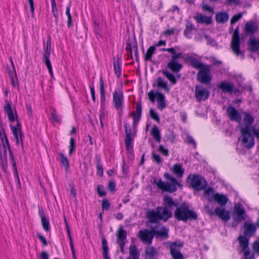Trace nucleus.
I'll list each match as a JSON object with an SVG mask.
<instances>
[{
  "instance_id": "f257e3e1",
  "label": "nucleus",
  "mask_w": 259,
  "mask_h": 259,
  "mask_svg": "<svg viewBox=\"0 0 259 259\" xmlns=\"http://www.w3.org/2000/svg\"><path fill=\"white\" fill-rule=\"evenodd\" d=\"M10 154L12 160V164L15 171L16 176L19 180L18 174L16 169V162L13 160V156L12 154L10 146L8 140L6 137L5 131H0V158L2 163L5 165L7 163V152Z\"/></svg>"
},
{
  "instance_id": "f03ea898",
  "label": "nucleus",
  "mask_w": 259,
  "mask_h": 259,
  "mask_svg": "<svg viewBox=\"0 0 259 259\" xmlns=\"http://www.w3.org/2000/svg\"><path fill=\"white\" fill-rule=\"evenodd\" d=\"M146 218L150 223H156L159 221H167L172 216L170 210L165 207H158L156 210L148 209L146 212Z\"/></svg>"
},
{
  "instance_id": "7ed1b4c3",
  "label": "nucleus",
  "mask_w": 259,
  "mask_h": 259,
  "mask_svg": "<svg viewBox=\"0 0 259 259\" xmlns=\"http://www.w3.org/2000/svg\"><path fill=\"white\" fill-rule=\"evenodd\" d=\"M164 177L167 180L168 182H164L162 181L161 179H156L153 181V183L156 185L159 189L163 191L172 193L177 190V187L178 186H181L177 180L169 174L167 172L165 173Z\"/></svg>"
},
{
  "instance_id": "20e7f679",
  "label": "nucleus",
  "mask_w": 259,
  "mask_h": 259,
  "mask_svg": "<svg viewBox=\"0 0 259 259\" xmlns=\"http://www.w3.org/2000/svg\"><path fill=\"white\" fill-rule=\"evenodd\" d=\"M174 217L178 221L186 222L188 220H195L196 213L189 209L187 204L183 203L177 207L174 212Z\"/></svg>"
},
{
  "instance_id": "39448f33",
  "label": "nucleus",
  "mask_w": 259,
  "mask_h": 259,
  "mask_svg": "<svg viewBox=\"0 0 259 259\" xmlns=\"http://www.w3.org/2000/svg\"><path fill=\"white\" fill-rule=\"evenodd\" d=\"M253 134V131H241V136L239 138L240 146L247 149L252 148L254 145Z\"/></svg>"
},
{
  "instance_id": "423d86ee",
  "label": "nucleus",
  "mask_w": 259,
  "mask_h": 259,
  "mask_svg": "<svg viewBox=\"0 0 259 259\" xmlns=\"http://www.w3.org/2000/svg\"><path fill=\"white\" fill-rule=\"evenodd\" d=\"M4 109L8 116L12 130H20L21 125L18 120L16 111H13L10 103H7L4 107Z\"/></svg>"
},
{
  "instance_id": "0eeeda50",
  "label": "nucleus",
  "mask_w": 259,
  "mask_h": 259,
  "mask_svg": "<svg viewBox=\"0 0 259 259\" xmlns=\"http://www.w3.org/2000/svg\"><path fill=\"white\" fill-rule=\"evenodd\" d=\"M205 211L210 215H215L222 220L227 222L230 219V213L223 207H217L214 210L209 208L208 206H205Z\"/></svg>"
},
{
  "instance_id": "6e6552de",
  "label": "nucleus",
  "mask_w": 259,
  "mask_h": 259,
  "mask_svg": "<svg viewBox=\"0 0 259 259\" xmlns=\"http://www.w3.org/2000/svg\"><path fill=\"white\" fill-rule=\"evenodd\" d=\"M188 181L192 187L197 190L204 189L207 186V183L203 178L199 175H190Z\"/></svg>"
},
{
  "instance_id": "1a4fd4ad",
  "label": "nucleus",
  "mask_w": 259,
  "mask_h": 259,
  "mask_svg": "<svg viewBox=\"0 0 259 259\" xmlns=\"http://www.w3.org/2000/svg\"><path fill=\"white\" fill-rule=\"evenodd\" d=\"M167 245L170 248V253L173 259H185L183 254L180 252L183 243L179 242H168Z\"/></svg>"
},
{
  "instance_id": "9d476101",
  "label": "nucleus",
  "mask_w": 259,
  "mask_h": 259,
  "mask_svg": "<svg viewBox=\"0 0 259 259\" xmlns=\"http://www.w3.org/2000/svg\"><path fill=\"white\" fill-rule=\"evenodd\" d=\"M148 97L149 100L153 102L155 101V99L156 98L157 102V107L159 109L162 110L163 108L166 106V102L165 100L164 96L159 92H155L154 91H151L148 93Z\"/></svg>"
},
{
  "instance_id": "9b49d317",
  "label": "nucleus",
  "mask_w": 259,
  "mask_h": 259,
  "mask_svg": "<svg viewBox=\"0 0 259 259\" xmlns=\"http://www.w3.org/2000/svg\"><path fill=\"white\" fill-rule=\"evenodd\" d=\"M124 104L123 93L121 89L116 90L113 93V105L117 110H122Z\"/></svg>"
},
{
  "instance_id": "f8f14e48",
  "label": "nucleus",
  "mask_w": 259,
  "mask_h": 259,
  "mask_svg": "<svg viewBox=\"0 0 259 259\" xmlns=\"http://www.w3.org/2000/svg\"><path fill=\"white\" fill-rule=\"evenodd\" d=\"M197 79L203 83H208L211 80L210 75V68L208 66H206L199 70L197 73Z\"/></svg>"
},
{
  "instance_id": "ddd939ff",
  "label": "nucleus",
  "mask_w": 259,
  "mask_h": 259,
  "mask_svg": "<svg viewBox=\"0 0 259 259\" xmlns=\"http://www.w3.org/2000/svg\"><path fill=\"white\" fill-rule=\"evenodd\" d=\"M234 220L240 222L246 219L245 211L242 205L240 203H236L234 205Z\"/></svg>"
},
{
  "instance_id": "4468645a",
  "label": "nucleus",
  "mask_w": 259,
  "mask_h": 259,
  "mask_svg": "<svg viewBox=\"0 0 259 259\" xmlns=\"http://www.w3.org/2000/svg\"><path fill=\"white\" fill-rule=\"evenodd\" d=\"M240 38L238 30L236 29L233 32L231 41V48L233 52L237 56L241 55L240 51Z\"/></svg>"
},
{
  "instance_id": "2eb2a0df",
  "label": "nucleus",
  "mask_w": 259,
  "mask_h": 259,
  "mask_svg": "<svg viewBox=\"0 0 259 259\" xmlns=\"http://www.w3.org/2000/svg\"><path fill=\"white\" fill-rule=\"evenodd\" d=\"M195 94L196 100L200 102L206 100L209 97V93L202 86L197 85L195 87Z\"/></svg>"
},
{
  "instance_id": "dca6fc26",
  "label": "nucleus",
  "mask_w": 259,
  "mask_h": 259,
  "mask_svg": "<svg viewBox=\"0 0 259 259\" xmlns=\"http://www.w3.org/2000/svg\"><path fill=\"white\" fill-rule=\"evenodd\" d=\"M153 233L147 229L141 230L139 232V238L146 244H150L153 238Z\"/></svg>"
},
{
  "instance_id": "f3484780",
  "label": "nucleus",
  "mask_w": 259,
  "mask_h": 259,
  "mask_svg": "<svg viewBox=\"0 0 259 259\" xmlns=\"http://www.w3.org/2000/svg\"><path fill=\"white\" fill-rule=\"evenodd\" d=\"M136 136V131H125V144L127 150L132 152L133 149L132 141Z\"/></svg>"
},
{
  "instance_id": "a211bd4d",
  "label": "nucleus",
  "mask_w": 259,
  "mask_h": 259,
  "mask_svg": "<svg viewBox=\"0 0 259 259\" xmlns=\"http://www.w3.org/2000/svg\"><path fill=\"white\" fill-rule=\"evenodd\" d=\"M226 111L227 115L231 120L240 122L241 115L235 108L232 106H229L227 107Z\"/></svg>"
},
{
  "instance_id": "6ab92c4d",
  "label": "nucleus",
  "mask_w": 259,
  "mask_h": 259,
  "mask_svg": "<svg viewBox=\"0 0 259 259\" xmlns=\"http://www.w3.org/2000/svg\"><path fill=\"white\" fill-rule=\"evenodd\" d=\"M117 242L120 246L121 251H122L125 244V240L126 238V231L121 227L119 228L117 232Z\"/></svg>"
},
{
  "instance_id": "aec40b11",
  "label": "nucleus",
  "mask_w": 259,
  "mask_h": 259,
  "mask_svg": "<svg viewBox=\"0 0 259 259\" xmlns=\"http://www.w3.org/2000/svg\"><path fill=\"white\" fill-rule=\"evenodd\" d=\"M242 124L245 126L244 130H249L254 122V117L247 112H243Z\"/></svg>"
},
{
  "instance_id": "412c9836",
  "label": "nucleus",
  "mask_w": 259,
  "mask_h": 259,
  "mask_svg": "<svg viewBox=\"0 0 259 259\" xmlns=\"http://www.w3.org/2000/svg\"><path fill=\"white\" fill-rule=\"evenodd\" d=\"M219 88L223 92L231 94L233 92H236L237 90L235 89L234 84L227 81H223L219 85Z\"/></svg>"
},
{
  "instance_id": "4be33fe9",
  "label": "nucleus",
  "mask_w": 259,
  "mask_h": 259,
  "mask_svg": "<svg viewBox=\"0 0 259 259\" xmlns=\"http://www.w3.org/2000/svg\"><path fill=\"white\" fill-rule=\"evenodd\" d=\"M243 228L245 235L248 237L252 236L256 230L255 225L249 221L244 223Z\"/></svg>"
},
{
  "instance_id": "5701e85b",
  "label": "nucleus",
  "mask_w": 259,
  "mask_h": 259,
  "mask_svg": "<svg viewBox=\"0 0 259 259\" xmlns=\"http://www.w3.org/2000/svg\"><path fill=\"white\" fill-rule=\"evenodd\" d=\"M194 19L198 23L209 24L211 22L210 17L206 16L202 14L198 13L194 16Z\"/></svg>"
},
{
  "instance_id": "b1692460",
  "label": "nucleus",
  "mask_w": 259,
  "mask_h": 259,
  "mask_svg": "<svg viewBox=\"0 0 259 259\" xmlns=\"http://www.w3.org/2000/svg\"><path fill=\"white\" fill-rule=\"evenodd\" d=\"M244 29L247 33L252 34L257 31V26L254 22L250 21L245 24Z\"/></svg>"
},
{
  "instance_id": "393cba45",
  "label": "nucleus",
  "mask_w": 259,
  "mask_h": 259,
  "mask_svg": "<svg viewBox=\"0 0 259 259\" xmlns=\"http://www.w3.org/2000/svg\"><path fill=\"white\" fill-rule=\"evenodd\" d=\"M130 256L127 259H139L140 253L135 245H131L129 248Z\"/></svg>"
},
{
  "instance_id": "a878e982",
  "label": "nucleus",
  "mask_w": 259,
  "mask_h": 259,
  "mask_svg": "<svg viewBox=\"0 0 259 259\" xmlns=\"http://www.w3.org/2000/svg\"><path fill=\"white\" fill-rule=\"evenodd\" d=\"M167 67L172 72H178L181 69L182 65L178 62L170 61L167 63Z\"/></svg>"
},
{
  "instance_id": "bb28decb",
  "label": "nucleus",
  "mask_w": 259,
  "mask_h": 259,
  "mask_svg": "<svg viewBox=\"0 0 259 259\" xmlns=\"http://www.w3.org/2000/svg\"><path fill=\"white\" fill-rule=\"evenodd\" d=\"M216 21L220 23H224L229 19V15L227 12L218 13L215 16Z\"/></svg>"
},
{
  "instance_id": "cd10ccee",
  "label": "nucleus",
  "mask_w": 259,
  "mask_h": 259,
  "mask_svg": "<svg viewBox=\"0 0 259 259\" xmlns=\"http://www.w3.org/2000/svg\"><path fill=\"white\" fill-rule=\"evenodd\" d=\"M155 82L158 88L163 89L167 93L169 92V88L167 85V83L163 78L158 77Z\"/></svg>"
},
{
  "instance_id": "c85d7f7f",
  "label": "nucleus",
  "mask_w": 259,
  "mask_h": 259,
  "mask_svg": "<svg viewBox=\"0 0 259 259\" xmlns=\"http://www.w3.org/2000/svg\"><path fill=\"white\" fill-rule=\"evenodd\" d=\"M100 92L101 95V103L103 106L105 102V91L104 87V82L102 77L100 79Z\"/></svg>"
},
{
  "instance_id": "c756f323",
  "label": "nucleus",
  "mask_w": 259,
  "mask_h": 259,
  "mask_svg": "<svg viewBox=\"0 0 259 259\" xmlns=\"http://www.w3.org/2000/svg\"><path fill=\"white\" fill-rule=\"evenodd\" d=\"M249 48L252 52H256L259 49V40L250 38L249 41Z\"/></svg>"
},
{
  "instance_id": "7c9ffc66",
  "label": "nucleus",
  "mask_w": 259,
  "mask_h": 259,
  "mask_svg": "<svg viewBox=\"0 0 259 259\" xmlns=\"http://www.w3.org/2000/svg\"><path fill=\"white\" fill-rule=\"evenodd\" d=\"M246 235H241L238 237V241L242 250L248 248L249 238Z\"/></svg>"
},
{
  "instance_id": "2f4dec72",
  "label": "nucleus",
  "mask_w": 259,
  "mask_h": 259,
  "mask_svg": "<svg viewBox=\"0 0 259 259\" xmlns=\"http://www.w3.org/2000/svg\"><path fill=\"white\" fill-rule=\"evenodd\" d=\"M50 53L49 52H45L43 55L44 60H45L46 65L49 70V71L52 77L53 76V73L52 70V67L51 64V62L50 61L49 58L50 56Z\"/></svg>"
},
{
  "instance_id": "473e14b6",
  "label": "nucleus",
  "mask_w": 259,
  "mask_h": 259,
  "mask_svg": "<svg viewBox=\"0 0 259 259\" xmlns=\"http://www.w3.org/2000/svg\"><path fill=\"white\" fill-rule=\"evenodd\" d=\"M213 200L217 201L221 205L224 206L227 203L228 199L224 195L216 193Z\"/></svg>"
},
{
  "instance_id": "72a5a7b5",
  "label": "nucleus",
  "mask_w": 259,
  "mask_h": 259,
  "mask_svg": "<svg viewBox=\"0 0 259 259\" xmlns=\"http://www.w3.org/2000/svg\"><path fill=\"white\" fill-rule=\"evenodd\" d=\"M173 172L179 178H181L183 176L184 169L182 168V165L178 163L175 164L172 168Z\"/></svg>"
},
{
  "instance_id": "f704fd0d",
  "label": "nucleus",
  "mask_w": 259,
  "mask_h": 259,
  "mask_svg": "<svg viewBox=\"0 0 259 259\" xmlns=\"http://www.w3.org/2000/svg\"><path fill=\"white\" fill-rule=\"evenodd\" d=\"M164 207L171 208L172 206H176L178 204L177 202L169 196H165L164 198Z\"/></svg>"
},
{
  "instance_id": "c9c22d12",
  "label": "nucleus",
  "mask_w": 259,
  "mask_h": 259,
  "mask_svg": "<svg viewBox=\"0 0 259 259\" xmlns=\"http://www.w3.org/2000/svg\"><path fill=\"white\" fill-rule=\"evenodd\" d=\"M13 132L16 144H19L20 143H21V144L22 145L24 136L22 131H13Z\"/></svg>"
},
{
  "instance_id": "e433bc0d",
  "label": "nucleus",
  "mask_w": 259,
  "mask_h": 259,
  "mask_svg": "<svg viewBox=\"0 0 259 259\" xmlns=\"http://www.w3.org/2000/svg\"><path fill=\"white\" fill-rule=\"evenodd\" d=\"M145 253L146 257L152 258L156 257L158 253L156 249L152 246H148L146 248Z\"/></svg>"
},
{
  "instance_id": "4c0bfd02",
  "label": "nucleus",
  "mask_w": 259,
  "mask_h": 259,
  "mask_svg": "<svg viewBox=\"0 0 259 259\" xmlns=\"http://www.w3.org/2000/svg\"><path fill=\"white\" fill-rule=\"evenodd\" d=\"M214 191L212 188H208L204 192V197L208 201H212L215 196Z\"/></svg>"
},
{
  "instance_id": "58836bf2",
  "label": "nucleus",
  "mask_w": 259,
  "mask_h": 259,
  "mask_svg": "<svg viewBox=\"0 0 259 259\" xmlns=\"http://www.w3.org/2000/svg\"><path fill=\"white\" fill-rule=\"evenodd\" d=\"M190 61L191 65L193 67L196 69H199V70L201 69L202 68L206 66L205 65H204L202 63L200 62L195 58H190Z\"/></svg>"
},
{
  "instance_id": "ea45409f",
  "label": "nucleus",
  "mask_w": 259,
  "mask_h": 259,
  "mask_svg": "<svg viewBox=\"0 0 259 259\" xmlns=\"http://www.w3.org/2000/svg\"><path fill=\"white\" fill-rule=\"evenodd\" d=\"M51 117L50 119L52 122H53L54 123H59L60 121L61 120V117L58 114L57 111L53 109L51 111Z\"/></svg>"
},
{
  "instance_id": "a19ab883",
  "label": "nucleus",
  "mask_w": 259,
  "mask_h": 259,
  "mask_svg": "<svg viewBox=\"0 0 259 259\" xmlns=\"http://www.w3.org/2000/svg\"><path fill=\"white\" fill-rule=\"evenodd\" d=\"M156 50L155 46H151L147 51L145 56V61H149L151 60L152 55L155 53Z\"/></svg>"
},
{
  "instance_id": "79ce46f5",
  "label": "nucleus",
  "mask_w": 259,
  "mask_h": 259,
  "mask_svg": "<svg viewBox=\"0 0 259 259\" xmlns=\"http://www.w3.org/2000/svg\"><path fill=\"white\" fill-rule=\"evenodd\" d=\"M152 232L154 235H157L160 237H164L167 235L168 230L166 228L162 227L159 230L153 229Z\"/></svg>"
},
{
  "instance_id": "37998d69",
  "label": "nucleus",
  "mask_w": 259,
  "mask_h": 259,
  "mask_svg": "<svg viewBox=\"0 0 259 259\" xmlns=\"http://www.w3.org/2000/svg\"><path fill=\"white\" fill-rule=\"evenodd\" d=\"M142 111L141 105L139 103H137L136 105V110L133 114V120L134 122L136 120H138L140 117L141 113Z\"/></svg>"
},
{
  "instance_id": "c03bdc74",
  "label": "nucleus",
  "mask_w": 259,
  "mask_h": 259,
  "mask_svg": "<svg viewBox=\"0 0 259 259\" xmlns=\"http://www.w3.org/2000/svg\"><path fill=\"white\" fill-rule=\"evenodd\" d=\"M162 73L170 81L171 84H176L177 80L175 76L172 73L166 70H163L162 71Z\"/></svg>"
},
{
  "instance_id": "a18cd8bd",
  "label": "nucleus",
  "mask_w": 259,
  "mask_h": 259,
  "mask_svg": "<svg viewBox=\"0 0 259 259\" xmlns=\"http://www.w3.org/2000/svg\"><path fill=\"white\" fill-rule=\"evenodd\" d=\"M194 26L192 23H188L186 26L184 34L187 37H190L192 30L194 29Z\"/></svg>"
},
{
  "instance_id": "49530a36",
  "label": "nucleus",
  "mask_w": 259,
  "mask_h": 259,
  "mask_svg": "<svg viewBox=\"0 0 259 259\" xmlns=\"http://www.w3.org/2000/svg\"><path fill=\"white\" fill-rule=\"evenodd\" d=\"M244 259H253L254 257L253 253L251 252L249 248L242 250Z\"/></svg>"
},
{
  "instance_id": "de8ad7c7",
  "label": "nucleus",
  "mask_w": 259,
  "mask_h": 259,
  "mask_svg": "<svg viewBox=\"0 0 259 259\" xmlns=\"http://www.w3.org/2000/svg\"><path fill=\"white\" fill-rule=\"evenodd\" d=\"M113 66L116 74L119 76L121 74V68L118 60H114Z\"/></svg>"
},
{
  "instance_id": "09e8293b",
  "label": "nucleus",
  "mask_w": 259,
  "mask_h": 259,
  "mask_svg": "<svg viewBox=\"0 0 259 259\" xmlns=\"http://www.w3.org/2000/svg\"><path fill=\"white\" fill-rule=\"evenodd\" d=\"M70 5H68L66 7V15L67 16V26L70 27L71 26L72 17L70 14Z\"/></svg>"
},
{
  "instance_id": "8fccbe9b",
  "label": "nucleus",
  "mask_w": 259,
  "mask_h": 259,
  "mask_svg": "<svg viewBox=\"0 0 259 259\" xmlns=\"http://www.w3.org/2000/svg\"><path fill=\"white\" fill-rule=\"evenodd\" d=\"M41 224L43 229L46 231H48L50 230V223L49 220L47 218L41 219Z\"/></svg>"
},
{
  "instance_id": "3c124183",
  "label": "nucleus",
  "mask_w": 259,
  "mask_h": 259,
  "mask_svg": "<svg viewBox=\"0 0 259 259\" xmlns=\"http://www.w3.org/2000/svg\"><path fill=\"white\" fill-rule=\"evenodd\" d=\"M97 191L100 197H103L106 195L104 187L102 185H98L97 187Z\"/></svg>"
},
{
  "instance_id": "603ef678",
  "label": "nucleus",
  "mask_w": 259,
  "mask_h": 259,
  "mask_svg": "<svg viewBox=\"0 0 259 259\" xmlns=\"http://www.w3.org/2000/svg\"><path fill=\"white\" fill-rule=\"evenodd\" d=\"M52 3V13L53 14L54 16L57 18H58V9L57 8V5L55 2V0H51Z\"/></svg>"
},
{
  "instance_id": "864d4df0",
  "label": "nucleus",
  "mask_w": 259,
  "mask_h": 259,
  "mask_svg": "<svg viewBox=\"0 0 259 259\" xmlns=\"http://www.w3.org/2000/svg\"><path fill=\"white\" fill-rule=\"evenodd\" d=\"M70 145H69V154L71 155L72 153L74 152L75 149V141L73 138H71L70 140Z\"/></svg>"
},
{
  "instance_id": "5fc2aeb1",
  "label": "nucleus",
  "mask_w": 259,
  "mask_h": 259,
  "mask_svg": "<svg viewBox=\"0 0 259 259\" xmlns=\"http://www.w3.org/2000/svg\"><path fill=\"white\" fill-rule=\"evenodd\" d=\"M151 135L156 141H160L161 136L160 135L159 131H151Z\"/></svg>"
},
{
  "instance_id": "6e6d98bb",
  "label": "nucleus",
  "mask_w": 259,
  "mask_h": 259,
  "mask_svg": "<svg viewBox=\"0 0 259 259\" xmlns=\"http://www.w3.org/2000/svg\"><path fill=\"white\" fill-rule=\"evenodd\" d=\"M59 155L61 158V162L62 164L65 166L66 168H68L69 166V162L66 156H65L62 153H60Z\"/></svg>"
},
{
  "instance_id": "4d7b16f0",
  "label": "nucleus",
  "mask_w": 259,
  "mask_h": 259,
  "mask_svg": "<svg viewBox=\"0 0 259 259\" xmlns=\"http://www.w3.org/2000/svg\"><path fill=\"white\" fill-rule=\"evenodd\" d=\"M242 17V13H238L236 15H235L232 17L231 19V24H234L236 22H237L239 19H240Z\"/></svg>"
},
{
  "instance_id": "13d9d810",
  "label": "nucleus",
  "mask_w": 259,
  "mask_h": 259,
  "mask_svg": "<svg viewBox=\"0 0 259 259\" xmlns=\"http://www.w3.org/2000/svg\"><path fill=\"white\" fill-rule=\"evenodd\" d=\"M10 77L11 80V82L13 87H15L17 84V80L15 78L16 77V72L14 71V73H10Z\"/></svg>"
},
{
  "instance_id": "bf43d9fd",
  "label": "nucleus",
  "mask_w": 259,
  "mask_h": 259,
  "mask_svg": "<svg viewBox=\"0 0 259 259\" xmlns=\"http://www.w3.org/2000/svg\"><path fill=\"white\" fill-rule=\"evenodd\" d=\"M150 116L152 118L154 119L155 120L158 121L159 120V116L157 114V113L153 109H151L150 111Z\"/></svg>"
},
{
  "instance_id": "052dcab7",
  "label": "nucleus",
  "mask_w": 259,
  "mask_h": 259,
  "mask_svg": "<svg viewBox=\"0 0 259 259\" xmlns=\"http://www.w3.org/2000/svg\"><path fill=\"white\" fill-rule=\"evenodd\" d=\"M182 56V53L180 52L177 51L171 57L172 61L178 62L177 59L180 58Z\"/></svg>"
},
{
  "instance_id": "680f3d73",
  "label": "nucleus",
  "mask_w": 259,
  "mask_h": 259,
  "mask_svg": "<svg viewBox=\"0 0 259 259\" xmlns=\"http://www.w3.org/2000/svg\"><path fill=\"white\" fill-rule=\"evenodd\" d=\"M110 206V203L109 201L106 199H104L102 200V209L104 210H108L109 207Z\"/></svg>"
},
{
  "instance_id": "e2e57ef3",
  "label": "nucleus",
  "mask_w": 259,
  "mask_h": 259,
  "mask_svg": "<svg viewBox=\"0 0 259 259\" xmlns=\"http://www.w3.org/2000/svg\"><path fill=\"white\" fill-rule=\"evenodd\" d=\"M159 152L165 156L168 155V151L167 149L164 148V146L162 145H160L159 147Z\"/></svg>"
},
{
  "instance_id": "0e129e2a",
  "label": "nucleus",
  "mask_w": 259,
  "mask_h": 259,
  "mask_svg": "<svg viewBox=\"0 0 259 259\" xmlns=\"http://www.w3.org/2000/svg\"><path fill=\"white\" fill-rule=\"evenodd\" d=\"M103 252L108 251V246L106 240L105 238H103L102 240Z\"/></svg>"
},
{
  "instance_id": "69168bd1",
  "label": "nucleus",
  "mask_w": 259,
  "mask_h": 259,
  "mask_svg": "<svg viewBox=\"0 0 259 259\" xmlns=\"http://www.w3.org/2000/svg\"><path fill=\"white\" fill-rule=\"evenodd\" d=\"M253 249L254 252L259 254V241L256 240L253 244Z\"/></svg>"
},
{
  "instance_id": "338daca9",
  "label": "nucleus",
  "mask_w": 259,
  "mask_h": 259,
  "mask_svg": "<svg viewBox=\"0 0 259 259\" xmlns=\"http://www.w3.org/2000/svg\"><path fill=\"white\" fill-rule=\"evenodd\" d=\"M152 157H153V160L156 162L158 164H159V163H161V158L160 157V156L157 154H155V153H153L152 154Z\"/></svg>"
},
{
  "instance_id": "774afa93",
  "label": "nucleus",
  "mask_w": 259,
  "mask_h": 259,
  "mask_svg": "<svg viewBox=\"0 0 259 259\" xmlns=\"http://www.w3.org/2000/svg\"><path fill=\"white\" fill-rule=\"evenodd\" d=\"M96 166L98 175L100 176H102L103 173L102 166L98 162L97 163Z\"/></svg>"
}]
</instances>
